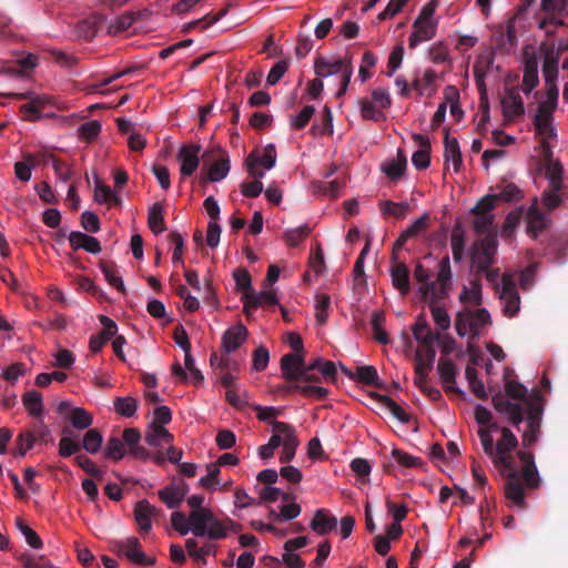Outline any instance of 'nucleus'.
Wrapping results in <instances>:
<instances>
[{
	"mask_svg": "<svg viewBox=\"0 0 568 568\" xmlns=\"http://www.w3.org/2000/svg\"><path fill=\"white\" fill-rule=\"evenodd\" d=\"M493 405L498 413L505 414L514 426H519L525 419L524 407L521 404L511 403L501 395H496L493 397ZM542 412L544 397L539 390H535L527 400V429L521 436L524 447H530L538 440L541 428Z\"/></svg>",
	"mask_w": 568,
	"mask_h": 568,
	"instance_id": "1",
	"label": "nucleus"
},
{
	"mask_svg": "<svg viewBox=\"0 0 568 568\" xmlns=\"http://www.w3.org/2000/svg\"><path fill=\"white\" fill-rule=\"evenodd\" d=\"M204 496L192 495L187 498V504L193 510L189 515L192 532L196 537H207L209 539H222L227 535V526L237 531L241 526L233 520L226 523L219 520L209 508H203Z\"/></svg>",
	"mask_w": 568,
	"mask_h": 568,
	"instance_id": "2",
	"label": "nucleus"
},
{
	"mask_svg": "<svg viewBox=\"0 0 568 568\" xmlns=\"http://www.w3.org/2000/svg\"><path fill=\"white\" fill-rule=\"evenodd\" d=\"M452 268L449 256L445 255L439 262V271L436 281L430 280V272L422 263L414 268V278L419 283L422 298L445 300L449 296L452 288Z\"/></svg>",
	"mask_w": 568,
	"mask_h": 568,
	"instance_id": "3",
	"label": "nucleus"
},
{
	"mask_svg": "<svg viewBox=\"0 0 568 568\" xmlns=\"http://www.w3.org/2000/svg\"><path fill=\"white\" fill-rule=\"evenodd\" d=\"M425 327L426 320L423 316H418L412 328L415 339L422 345V348L416 352L415 365L420 364L425 369L430 371L436 356L434 343L438 342L442 336L439 333H427L426 335H422L420 331Z\"/></svg>",
	"mask_w": 568,
	"mask_h": 568,
	"instance_id": "4",
	"label": "nucleus"
},
{
	"mask_svg": "<svg viewBox=\"0 0 568 568\" xmlns=\"http://www.w3.org/2000/svg\"><path fill=\"white\" fill-rule=\"evenodd\" d=\"M503 305V313L507 317H514L520 310V296L517 291L516 282L509 274H504L501 278V288L498 292Z\"/></svg>",
	"mask_w": 568,
	"mask_h": 568,
	"instance_id": "5",
	"label": "nucleus"
},
{
	"mask_svg": "<svg viewBox=\"0 0 568 568\" xmlns=\"http://www.w3.org/2000/svg\"><path fill=\"white\" fill-rule=\"evenodd\" d=\"M496 251L495 237L486 236L479 241L478 246L471 252V267L475 273H481L494 264Z\"/></svg>",
	"mask_w": 568,
	"mask_h": 568,
	"instance_id": "6",
	"label": "nucleus"
},
{
	"mask_svg": "<svg viewBox=\"0 0 568 568\" xmlns=\"http://www.w3.org/2000/svg\"><path fill=\"white\" fill-rule=\"evenodd\" d=\"M272 428L273 432L283 434V450L280 456V462L283 464L291 462L295 456V450L298 445L294 428L290 424L278 420L272 422Z\"/></svg>",
	"mask_w": 568,
	"mask_h": 568,
	"instance_id": "7",
	"label": "nucleus"
},
{
	"mask_svg": "<svg viewBox=\"0 0 568 568\" xmlns=\"http://www.w3.org/2000/svg\"><path fill=\"white\" fill-rule=\"evenodd\" d=\"M200 151L201 146L197 144H184L181 146L176 158L181 162L180 172L182 176H191L196 171L200 163Z\"/></svg>",
	"mask_w": 568,
	"mask_h": 568,
	"instance_id": "8",
	"label": "nucleus"
},
{
	"mask_svg": "<svg viewBox=\"0 0 568 568\" xmlns=\"http://www.w3.org/2000/svg\"><path fill=\"white\" fill-rule=\"evenodd\" d=\"M503 114L506 120L513 121L525 113L524 101L517 88L506 89L501 98Z\"/></svg>",
	"mask_w": 568,
	"mask_h": 568,
	"instance_id": "9",
	"label": "nucleus"
},
{
	"mask_svg": "<svg viewBox=\"0 0 568 568\" xmlns=\"http://www.w3.org/2000/svg\"><path fill=\"white\" fill-rule=\"evenodd\" d=\"M118 548L120 551H123L124 556L138 565H154L155 558L146 557V555L141 551V542L136 537H129L124 541H120L118 544Z\"/></svg>",
	"mask_w": 568,
	"mask_h": 568,
	"instance_id": "10",
	"label": "nucleus"
},
{
	"mask_svg": "<svg viewBox=\"0 0 568 568\" xmlns=\"http://www.w3.org/2000/svg\"><path fill=\"white\" fill-rule=\"evenodd\" d=\"M505 497L518 508H524L526 505L524 487L516 470H511L506 476Z\"/></svg>",
	"mask_w": 568,
	"mask_h": 568,
	"instance_id": "11",
	"label": "nucleus"
},
{
	"mask_svg": "<svg viewBox=\"0 0 568 568\" xmlns=\"http://www.w3.org/2000/svg\"><path fill=\"white\" fill-rule=\"evenodd\" d=\"M347 65H352L351 59L328 61L320 55L314 61V72L318 78H327L337 73L343 74Z\"/></svg>",
	"mask_w": 568,
	"mask_h": 568,
	"instance_id": "12",
	"label": "nucleus"
},
{
	"mask_svg": "<svg viewBox=\"0 0 568 568\" xmlns=\"http://www.w3.org/2000/svg\"><path fill=\"white\" fill-rule=\"evenodd\" d=\"M187 491V484L184 480H181L176 485H170L159 490L158 495L159 498L168 506V508L175 509L183 501Z\"/></svg>",
	"mask_w": 568,
	"mask_h": 568,
	"instance_id": "13",
	"label": "nucleus"
},
{
	"mask_svg": "<svg viewBox=\"0 0 568 568\" xmlns=\"http://www.w3.org/2000/svg\"><path fill=\"white\" fill-rule=\"evenodd\" d=\"M141 433L138 428L129 427L123 430L122 442L124 447L129 448V454L136 459L146 460L150 458V452L140 445Z\"/></svg>",
	"mask_w": 568,
	"mask_h": 568,
	"instance_id": "14",
	"label": "nucleus"
},
{
	"mask_svg": "<svg viewBox=\"0 0 568 568\" xmlns=\"http://www.w3.org/2000/svg\"><path fill=\"white\" fill-rule=\"evenodd\" d=\"M414 31L409 36L408 45L415 48L424 41L433 39L436 34L437 26L434 21H422L416 19L413 23Z\"/></svg>",
	"mask_w": 568,
	"mask_h": 568,
	"instance_id": "15",
	"label": "nucleus"
},
{
	"mask_svg": "<svg viewBox=\"0 0 568 568\" xmlns=\"http://www.w3.org/2000/svg\"><path fill=\"white\" fill-rule=\"evenodd\" d=\"M437 372L447 392L462 394V390L455 386L457 368L452 359L445 356L440 357L437 364Z\"/></svg>",
	"mask_w": 568,
	"mask_h": 568,
	"instance_id": "16",
	"label": "nucleus"
},
{
	"mask_svg": "<svg viewBox=\"0 0 568 568\" xmlns=\"http://www.w3.org/2000/svg\"><path fill=\"white\" fill-rule=\"evenodd\" d=\"M305 365L303 355L288 353L281 358V372L283 378L288 382H297V375Z\"/></svg>",
	"mask_w": 568,
	"mask_h": 568,
	"instance_id": "17",
	"label": "nucleus"
},
{
	"mask_svg": "<svg viewBox=\"0 0 568 568\" xmlns=\"http://www.w3.org/2000/svg\"><path fill=\"white\" fill-rule=\"evenodd\" d=\"M247 329L244 325L237 324L229 328L222 337V349L224 353L230 354L235 352L246 339Z\"/></svg>",
	"mask_w": 568,
	"mask_h": 568,
	"instance_id": "18",
	"label": "nucleus"
},
{
	"mask_svg": "<svg viewBox=\"0 0 568 568\" xmlns=\"http://www.w3.org/2000/svg\"><path fill=\"white\" fill-rule=\"evenodd\" d=\"M527 233L534 239L538 236L548 226V219L540 212L537 206V200L528 207L526 214Z\"/></svg>",
	"mask_w": 568,
	"mask_h": 568,
	"instance_id": "19",
	"label": "nucleus"
},
{
	"mask_svg": "<svg viewBox=\"0 0 568 568\" xmlns=\"http://www.w3.org/2000/svg\"><path fill=\"white\" fill-rule=\"evenodd\" d=\"M413 139L420 149L413 153L412 162L417 170H425L430 164V141L427 136L418 133H415Z\"/></svg>",
	"mask_w": 568,
	"mask_h": 568,
	"instance_id": "20",
	"label": "nucleus"
},
{
	"mask_svg": "<svg viewBox=\"0 0 568 568\" xmlns=\"http://www.w3.org/2000/svg\"><path fill=\"white\" fill-rule=\"evenodd\" d=\"M444 158L445 161H452L454 171L458 172L462 164H463V158L462 152L459 148V143L456 138L449 136V128L444 129Z\"/></svg>",
	"mask_w": 568,
	"mask_h": 568,
	"instance_id": "21",
	"label": "nucleus"
},
{
	"mask_svg": "<svg viewBox=\"0 0 568 568\" xmlns=\"http://www.w3.org/2000/svg\"><path fill=\"white\" fill-rule=\"evenodd\" d=\"M337 526L336 517L328 515L325 509H317L310 523V528L320 536L327 535Z\"/></svg>",
	"mask_w": 568,
	"mask_h": 568,
	"instance_id": "22",
	"label": "nucleus"
},
{
	"mask_svg": "<svg viewBox=\"0 0 568 568\" xmlns=\"http://www.w3.org/2000/svg\"><path fill=\"white\" fill-rule=\"evenodd\" d=\"M155 514V507H153L146 499L136 503L134 508V518L142 532H148L151 530V518Z\"/></svg>",
	"mask_w": 568,
	"mask_h": 568,
	"instance_id": "23",
	"label": "nucleus"
},
{
	"mask_svg": "<svg viewBox=\"0 0 568 568\" xmlns=\"http://www.w3.org/2000/svg\"><path fill=\"white\" fill-rule=\"evenodd\" d=\"M392 283L402 295L408 294L410 290L409 268L405 263H394L390 267Z\"/></svg>",
	"mask_w": 568,
	"mask_h": 568,
	"instance_id": "24",
	"label": "nucleus"
},
{
	"mask_svg": "<svg viewBox=\"0 0 568 568\" xmlns=\"http://www.w3.org/2000/svg\"><path fill=\"white\" fill-rule=\"evenodd\" d=\"M466 313L469 320V334L471 338H477L480 334V328L490 324V314L486 308L466 311Z\"/></svg>",
	"mask_w": 568,
	"mask_h": 568,
	"instance_id": "25",
	"label": "nucleus"
},
{
	"mask_svg": "<svg viewBox=\"0 0 568 568\" xmlns=\"http://www.w3.org/2000/svg\"><path fill=\"white\" fill-rule=\"evenodd\" d=\"M557 103L558 95L555 94L554 89H550V94L546 93V99L539 102L534 119L538 121H554V112L557 109Z\"/></svg>",
	"mask_w": 568,
	"mask_h": 568,
	"instance_id": "26",
	"label": "nucleus"
},
{
	"mask_svg": "<svg viewBox=\"0 0 568 568\" xmlns=\"http://www.w3.org/2000/svg\"><path fill=\"white\" fill-rule=\"evenodd\" d=\"M148 226L155 234L166 230L164 222V207L160 202L154 203L148 212Z\"/></svg>",
	"mask_w": 568,
	"mask_h": 568,
	"instance_id": "27",
	"label": "nucleus"
},
{
	"mask_svg": "<svg viewBox=\"0 0 568 568\" xmlns=\"http://www.w3.org/2000/svg\"><path fill=\"white\" fill-rule=\"evenodd\" d=\"M173 436L169 433L164 425L151 423L145 434V442L152 447H159L162 442H171Z\"/></svg>",
	"mask_w": 568,
	"mask_h": 568,
	"instance_id": "28",
	"label": "nucleus"
},
{
	"mask_svg": "<svg viewBox=\"0 0 568 568\" xmlns=\"http://www.w3.org/2000/svg\"><path fill=\"white\" fill-rule=\"evenodd\" d=\"M81 449L79 442L74 440L72 430L69 426L62 428V437L59 442V455L63 458L70 457Z\"/></svg>",
	"mask_w": 568,
	"mask_h": 568,
	"instance_id": "29",
	"label": "nucleus"
},
{
	"mask_svg": "<svg viewBox=\"0 0 568 568\" xmlns=\"http://www.w3.org/2000/svg\"><path fill=\"white\" fill-rule=\"evenodd\" d=\"M407 166V160L404 152L399 149L397 158L382 165V171L390 179L397 180L404 175Z\"/></svg>",
	"mask_w": 568,
	"mask_h": 568,
	"instance_id": "30",
	"label": "nucleus"
},
{
	"mask_svg": "<svg viewBox=\"0 0 568 568\" xmlns=\"http://www.w3.org/2000/svg\"><path fill=\"white\" fill-rule=\"evenodd\" d=\"M230 160L227 156H223L222 159L215 161L209 169L207 174L205 176H201V180L206 182H219L226 178L230 172Z\"/></svg>",
	"mask_w": 568,
	"mask_h": 568,
	"instance_id": "31",
	"label": "nucleus"
},
{
	"mask_svg": "<svg viewBox=\"0 0 568 568\" xmlns=\"http://www.w3.org/2000/svg\"><path fill=\"white\" fill-rule=\"evenodd\" d=\"M545 166V174L546 178L549 181V186L554 187L555 190H562L564 182H562V173L564 169L561 163L558 160H550L547 162H544Z\"/></svg>",
	"mask_w": 568,
	"mask_h": 568,
	"instance_id": "32",
	"label": "nucleus"
},
{
	"mask_svg": "<svg viewBox=\"0 0 568 568\" xmlns=\"http://www.w3.org/2000/svg\"><path fill=\"white\" fill-rule=\"evenodd\" d=\"M540 51L544 55L542 73L558 70L560 53L556 50L555 43H541Z\"/></svg>",
	"mask_w": 568,
	"mask_h": 568,
	"instance_id": "33",
	"label": "nucleus"
},
{
	"mask_svg": "<svg viewBox=\"0 0 568 568\" xmlns=\"http://www.w3.org/2000/svg\"><path fill=\"white\" fill-rule=\"evenodd\" d=\"M37 65V57L32 53H29L28 55L17 60L13 64H10L9 67H6L3 69H0V73H8V74H17L22 75L27 71H30L34 69Z\"/></svg>",
	"mask_w": 568,
	"mask_h": 568,
	"instance_id": "34",
	"label": "nucleus"
},
{
	"mask_svg": "<svg viewBox=\"0 0 568 568\" xmlns=\"http://www.w3.org/2000/svg\"><path fill=\"white\" fill-rule=\"evenodd\" d=\"M22 404L27 412L38 418L41 417L43 414V402H42V395L37 390H30L23 394L22 396Z\"/></svg>",
	"mask_w": 568,
	"mask_h": 568,
	"instance_id": "35",
	"label": "nucleus"
},
{
	"mask_svg": "<svg viewBox=\"0 0 568 568\" xmlns=\"http://www.w3.org/2000/svg\"><path fill=\"white\" fill-rule=\"evenodd\" d=\"M139 406L136 398L132 396L115 397L113 400L114 412L125 418H130L135 415Z\"/></svg>",
	"mask_w": 568,
	"mask_h": 568,
	"instance_id": "36",
	"label": "nucleus"
},
{
	"mask_svg": "<svg viewBox=\"0 0 568 568\" xmlns=\"http://www.w3.org/2000/svg\"><path fill=\"white\" fill-rule=\"evenodd\" d=\"M424 300L429 304L430 313L436 325L443 331L448 329L450 327V316L444 307L438 305L442 300H433L432 297Z\"/></svg>",
	"mask_w": 568,
	"mask_h": 568,
	"instance_id": "37",
	"label": "nucleus"
},
{
	"mask_svg": "<svg viewBox=\"0 0 568 568\" xmlns=\"http://www.w3.org/2000/svg\"><path fill=\"white\" fill-rule=\"evenodd\" d=\"M68 419L72 427L79 430L89 428L93 423L92 415L81 407L71 408L68 414Z\"/></svg>",
	"mask_w": 568,
	"mask_h": 568,
	"instance_id": "38",
	"label": "nucleus"
},
{
	"mask_svg": "<svg viewBox=\"0 0 568 568\" xmlns=\"http://www.w3.org/2000/svg\"><path fill=\"white\" fill-rule=\"evenodd\" d=\"M94 201L98 203H108L113 205H119L121 203V199L114 194L109 185L103 184L97 175Z\"/></svg>",
	"mask_w": 568,
	"mask_h": 568,
	"instance_id": "39",
	"label": "nucleus"
},
{
	"mask_svg": "<svg viewBox=\"0 0 568 568\" xmlns=\"http://www.w3.org/2000/svg\"><path fill=\"white\" fill-rule=\"evenodd\" d=\"M372 396L376 398L384 407H386L400 423L406 424L409 422L410 416L389 396L381 395L377 393H374Z\"/></svg>",
	"mask_w": 568,
	"mask_h": 568,
	"instance_id": "40",
	"label": "nucleus"
},
{
	"mask_svg": "<svg viewBox=\"0 0 568 568\" xmlns=\"http://www.w3.org/2000/svg\"><path fill=\"white\" fill-rule=\"evenodd\" d=\"M103 436L98 428H90L83 436L81 448L89 454H97L102 446Z\"/></svg>",
	"mask_w": 568,
	"mask_h": 568,
	"instance_id": "41",
	"label": "nucleus"
},
{
	"mask_svg": "<svg viewBox=\"0 0 568 568\" xmlns=\"http://www.w3.org/2000/svg\"><path fill=\"white\" fill-rule=\"evenodd\" d=\"M306 366L308 371H318L326 381L333 382L336 378V366L332 361L317 357Z\"/></svg>",
	"mask_w": 568,
	"mask_h": 568,
	"instance_id": "42",
	"label": "nucleus"
},
{
	"mask_svg": "<svg viewBox=\"0 0 568 568\" xmlns=\"http://www.w3.org/2000/svg\"><path fill=\"white\" fill-rule=\"evenodd\" d=\"M459 301L462 303H473L475 305L481 304V285L478 277L470 282V287H463V291L459 295Z\"/></svg>",
	"mask_w": 568,
	"mask_h": 568,
	"instance_id": "43",
	"label": "nucleus"
},
{
	"mask_svg": "<svg viewBox=\"0 0 568 568\" xmlns=\"http://www.w3.org/2000/svg\"><path fill=\"white\" fill-rule=\"evenodd\" d=\"M450 245L454 261L460 262L465 251V234L459 224L455 225L452 231Z\"/></svg>",
	"mask_w": 568,
	"mask_h": 568,
	"instance_id": "44",
	"label": "nucleus"
},
{
	"mask_svg": "<svg viewBox=\"0 0 568 568\" xmlns=\"http://www.w3.org/2000/svg\"><path fill=\"white\" fill-rule=\"evenodd\" d=\"M100 268L110 285H112L120 292H125V286L123 284L122 277L119 275V271L113 263L101 262Z\"/></svg>",
	"mask_w": 568,
	"mask_h": 568,
	"instance_id": "45",
	"label": "nucleus"
},
{
	"mask_svg": "<svg viewBox=\"0 0 568 568\" xmlns=\"http://www.w3.org/2000/svg\"><path fill=\"white\" fill-rule=\"evenodd\" d=\"M518 445L515 434L507 427L501 428V437L496 444V452L499 455L511 453Z\"/></svg>",
	"mask_w": 568,
	"mask_h": 568,
	"instance_id": "46",
	"label": "nucleus"
},
{
	"mask_svg": "<svg viewBox=\"0 0 568 568\" xmlns=\"http://www.w3.org/2000/svg\"><path fill=\"white\" fill-rule=\"evenodd\" d=\"M104 455L114 462L122 459L125 456V447L122 439L116 436L110 437L104 448Z\"/></svg>",
	"mask_w": 568,
	"mask_h": 568,
	"instance_id": "47",
	"label": "nucleus"
},
{
	"mask_svg": "<svg viewBox=\"0 0 568 568\" xmlns=\"http://www.w3.org/2000/svg\"><path fill=\"white\" fill-rule=\"evenodd\" d=\"M355 378L363 384L381 387L378 374L374 366L363 365L356 367Z\"/></svg>",
	"mask_w": 568,
	"mask_h": 568,
	"instance_id": "48",
	"label": "nucleus"
},
{
	"mask_svg": "<svg viewBox=\"0 0 568 568\" xmlns=\"http://www.w3.org/2000/svg\"><path fill=\"white\" fill-rule=\"evenodd\" d=\"M331 297L327 294H317L315 297V317L320 325L326 323L328 318V310Z\"/></svg>",
	"mask_w": 568,
	"mask_h": 568,
	"instance_id": "49",
	"label": "nucleus"
},
{
	"mask_svg": "<svg viewBox=\"0 0 568 568\" xmlns=\"http://www.w3.org/2000/svg\"><path fill=\"white\" fill-rule=\"evenodd\" d=\"M505 392L508 397L517 400H524L527 405V400L529 399L528 390L521 383L513 379L506 381Z\"/></svg>",
	"mask_w": 568,
	"mask_h": 568,
	"instance_id": "50",
	"label": "nucleus"
},
{
	"mask_svg": "<svg viewBox=\"0 0 568 568\" xmlns=\"http://www.w3.org/2000/svg\"><path fill=\"white\" fill-rule=\"evenodd\" d=\"M227 12V8H224L222 9L220 12H217L216 14H206L204 17H202L201 19H197L195 21H192V22H189L187 24H185L183 27V32H189L191 31L192 29L196 28V27H201L202 29H206L209 28L210 26H212L213 23L217 22L220 19H222Z\"/></svg>",
	"mask_w": 568,
	"mask_h": 568,
	"instance_id": "51",
	"label": "nucleus"
},
{
	"mask_svg": "<svg viewBox=\"0 0 568 568\" xmlns=\"http://www.w3.org/2000/svg\"><path fill=\"white\" fill-rule=\"evenodd\" d=\"M16 526L24 536L26 541L30 547L34 549L42 547L43 542L39 535L33 529H31L21 518L16 519Z\"/></svg>",
	"mask_w": 568,
	"mask_h": 568,
	"instance_id": "52",
	"label": "nucleus"
},
{
	"mask_svg": "<svg viewBox=\"0 0 568 568\" xmlns=\"http://www.w3.org/2000/svg\"><path fill=\"white\" fill-rule=\"evenodd\" d=\"M381 209L385 215H393L397 219H403L409 210V204L407 202L397 203L387 200L381 204Z\"/></svg>",
	"mask_w": 568,
	"mask_h": 568,
	"instance_id": "53",
	"label": "nucleus"
},
{
	"mask_svg": "<svg viewBox=\"0 0 568 568\" xmlns=\"http://www.w3.org/2000/svg\"><path fill=\"white\" fill-rule=\"evenodd\" d=\"M498 193L494 194L496 201L503 200L506 202L518 201L523 196L521 190L514 183H507L501 186H497Z\"/></svg>",
	"mask_w": 568,
	"mask_h": 568,
	"instance_id": "54",
	"label": "nucleus"
},
{
	"mask_svg": "<svg viewBox=\"0 0 568 568\" xmlns=\"http://www.w3.org/2000/svg\"><path fill=\"white\" fill-rule=\"evenodd\" d=\"M361 114L366 120H372L375 122L383 121L385 119V114L382 110L378 109L372 101L367 99H363L361 101Z\"/></svg>",
	"mask_w": 568,
	"mask_h": 568,
	"instance_id": "55",
	"label": "nucleus"
},
{
	"mask_svg": "<svg viewBox=\"0 0 568 568\" xmlns=\"http://www.w3.org/2000/svg\"><path fill=\"white\" fill-rule=\"evenodd\" d=\"M392 455L394 459L403 467L420 468L424 465L422 458L412 456L400 449H393Z\"/></svg>",
	"mask_w": 568,
	"mask_h": 568,
	"instance_id": "56",
	"label": "nucleus"
},
{
	"mask_svg": "<svg viewBox=\"0 0 568 568\" xmlns=\"http://www.w3.org/2000/svg\"><path fill=\"white\" fill-rule=\"evenodd\" d=\"M311 230L308 225H302L296 229L287 230L284 233L285 242L290 246H297L301 242H303L310 234Z\"/></svg>",
	"mask_w": 568,
	"mask_h": 568,
	"instance_id": "57",
	"label": "nucleus"
},
{
	"mask_svg": "<svg viewBox=\"0 0 568 568\" xmlns=\"http://www.w3.org/2000/svg\"><path fill=\"white\" fill-rule=\"evenodd\" d=\"M74 463L90 476H93L99 480L103 479V471L98 468L94 462L91 460L88 456L77 455L74 457Z\"/></svg>",
	"mask_w": 568,
	"mask_h": 568,
	"instance_id": "58",
	"label": "nucleus"
},
{
	"mask_svg": "<svg viewBox=\"0 0 568 568\" xmlns=\"http://www.w3.org/2000/svg\"><path fill=\"white\" fill-rule=\"evenodd\" d=\"M24 568H52L50 560L43 556L37 557L32 554L24 552L18 557Z\"/></svg>",
	"mask_w": 568,
	"mask_h": 568,
	"instance_id": "59",
	"label": "nucleus"
},
{
	"mask_svg": "<svg viewBox=\"0 0 568 568\" xmlns=\"http://www.w3.org/2000/svg\"><path fill=\"white\" fill-rule=\"evenodd\" d=\"M34 442H36V436L33 435L32 432L27 430V432L20 433L16 439V444L18 447L16 456L23 457L27 454V452L33 447Z\"/></svg>",
	"mask_w": 568,
	"mask_h": 568,
	"instance_id": "60",
	"label": "nucleus"
},
{
	"mask_svg": "<svg viewBox=\"0 0 568 568\" xmlns=\"http://www.w3.org/2000/svg\"><path fill=\"white\" fill-rule=\"evenodd\" d=\"M51 162L57 178L63 182H67L71 178V168L62 160L50 154L47 156L45 162Z\"/></svg>",
	"mask_w": 568,
	"mask_h": 568,
	"instance_id": "61",
	"label": "nucleus"
},
{
	"mask_svg": "<svg viewBox=\"0 0 568 568\" xmlns=\"http://www.w3.org/2000/svg\"><path fill=\"white\" fill-rule=\"evenodd\" d=\"M101 132V123L98 120L85 122L79 128V136L88 142L93 141Z\"/></svg>",
	"mask_w": 568,
	"mask_h": 568,
	"instance_id": "62",
	"label": "nucleus"
},
{
	"mask_svg": "<svg viewBox=\"0 0 568 568\" xmlns=\"http://www.w3.org/2000/svg\"><path fill=\"white\" fill-rule=\"evenodd\" d=\"M521 476L528 488L535 489L540 484V477L535 463L524 465L521 469Z\"/></svg>",
	"mask_w": 568,
	"mask_h": 568,
	"instance_id": "63",
	"label": "nucleus"
},
{
	"mask_svg": "<svg viewBox=\"0 0 568 568\" xmlns=\"http://www.w3.org/2000/svg\"><path fill=\"white\" fill-rule=\"evenodd\" d=\"M436 72L432 69L425 70L422 78L416 77L413 80V88L419 93L424 94L427 89L435 82Z\"/></svg>",
	"mask_w": 568,
	"mask_h": 568,
	"instance_id": "64",
	"label": "nucleus"
}]
</instances>
